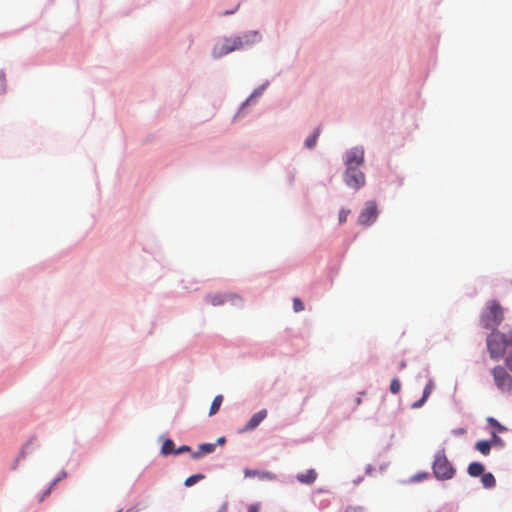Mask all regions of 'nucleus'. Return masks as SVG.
<instances>
[{"mask_svg": "<svg viewBox=\"0 0 512 512\" xmlns=\"http://www.w3.org/2000/svg\"><path fill=\"white\" fill-rule=\"evenodd\" d=\"M261 38L257 31L247 32L241 36L225 38L223 42L213 47L212 55L214 58H220L230 52L240 50L246 46L259 41Z\"/></svg>", "mask_w": 512, "mask_h": 512, "instance_id": "obj_1", "label": "nucleus"}, {"mask_svg": "<svg viewBox=\"0 0 512 512\" xmlns=\"http://www.w3.org/2000/svg\"><path fill=\"white\" fill-rule=\"evenodd\" d=\"M503 320V310L499 303L491 301L481 317L483 326L495 330Z\"/></svg>", "mask_w": 512, "mask_h": 512, "instance_id": "obj_2", "label": "nucleus"}, {"mask_svg": "<svg viewBox=\"0 0 512 512\" xmlns=\"http://www.w3.org/2000/svg\"><path fill=\"white\" fill-rule=\"evenodd\" d=\"M507 346L504 333L493 331L487 338V348L490 357L494 360H499L503 357Z\"/></svg>", "mask_w": 512, "mask_h": 512, "instance_id": "obj_3", "label": "nucleus"}, {"mask_svg": "<svg viewBox=\"0 0 512 512\" xmlns=\"http://www.w3.org/2000/svg\"><path fill=\"white\" fill-rule=\"evenodd\" d=\"M433 472L437 479L448 480L455 474V469L447 459L444 451L438 452L433 463Z\"/></svg>", "mask_w": 512, "mask_h": 512, "instance_id": "obj_4", "label": "nucleus"}, {"mask_svg": "<svg viewBox=\"0 0 512 512\" xmlns=\"http://www.w3.org/2000/svg\"><path fill=\"white\" fill-rule=\"evenodd\" d=\"M491 374L498 390L503 393H512V376L505 367L497 365L491 370Z\"/></svg>", "mask_w": 512, "mask_h": 512, "instance_id": "obj_5", "label": "nucleus"}, {"mask_svg": "<svg viewBox=\"0 0 512 512\" xmlns=\"http://www.w3.org/2000/svg\"><path fill=\"white\" fill-rule=\"evenodd\" d=\"M344 181L347 186L358 190L365 185L366 178L360 167H350L346 168Z\"/></svg>", "mask_w": 512, "mask_h": 512, "instance_id": "obj_6", "label": "nucleus"}, {"mask_svg": "<svg viewBox=\"0 0 512 512\" xmlns=\"http://www.w3.org/2000/svg\"><path fill=\"white\" fill-rule=\"evenodd\" d=\"M378 215L377 205L374 201H368L358 217V223L368 226L373 223Z\"/></svg>", "mask_w": 512, "mask_h": 512, "instance_id": "obj_7", "label": "nucleus"}, {"mask_svg": "<svg viewBox=\"0 0 512 512\" xmlns=\"http://www.w3.org/2000/svg\"><path fill=\"white\" fill-rule=\"evenodd\" d=\"M364 163V150L361 147L351 148L346 152L345 165L346 168L360 167Z\"/></svg>", "mask_w": 512, "mask_h": 512, "instance_id": "obj_8", "label": "nucleus"}, {"mask_svg": "<svg viewBox=\"0 0 512 512\" xmlns=\"http://www.w3.org/2000/svg\"><path fill=\"white\" fill-rule=\"evenodd\" d=\"M266 416H267L266 409H262V410L258 411L250 418V420L247 422V424L243 428V431L254 430L266 418Z\"/></svg>", "mask_w": 512, "mask_h": 512, "instance_id": "obj_9", "label": "nucleus"}, {"mask_svg": "<svg viewBox=\"0 0 512 512\" xmlns=\"http://www.w3.org/2000/svg\"><path fill=\"white\" fill-rule=\"evenodd\" d=\"M296 478L303 484H312L317 478V473L314 469H309L304 473L298 474Z\"/></svg>", "mask_w": 512, "mask_h": 512, "instance_id": "obj_10", "label": "nucleus"}, {"mask_svg": "<svg viewBox=\"0 0 512 512\" xmlns=\"http://www.w3.org/2000/svg\"><path fill=\"white\" fill-rule=\"evenodd\" d=\"M485 467L480 462H472L469 464L467 472L472 477H478L484 474Z\"/></svg>", "mask_w": 512, "mask_h": 512, "instance_id": "obj_11", "label": "nucleus"}, {"mask_svg": "<svg viewBox=\"0 0 512 512\" xmlns=\"http://www.w3.org/2000/svg\"><path fill=\"white\" fill-rule=\"evenodd\" d=\"M215 444H212V443H204V444H201L199 446V450L197 452H193L192 453V457L194 459H197L199 457H201L202 455L204 454H210L212 452H214L215 450Z\"/></svg>", "mask_w": 512, "mask_h": 512, "instance_id": "obj_12", "label": "nucleus"}, {"mask_svg": "<svg viewBox=\"0 0 512 512\" xmlns=\"http://www.w3.org/2000/svg\"><path fill=\"white\" fill-rule=\"evenodd\" d=\"M475 449L483 455H488L491 451V441L481 440L476 442Z\"/></svg>", "mask_w": 512, "mask_h": 512, "instance_id": "obj_13", "label": "nucleus"}, {"mask_svg": "<svg viewBox=\"0 0 512 512\" xmlns=\"http://www.w3.org/2000/svg\"><path fill=\"white\" fill-rule=\"evenodd\" d=\"M481 482L482 485L487 489L493 488L496 484L495 477L492 473H484L481 477Z\"/></svg>", "mask_w": 512, "mask_h": 512, "instance_id": "obj_14", "label": "nucleus"}, {"mask_svg": "<svg viewBox=\"0 0 512 512\" xmlns=\"http://www.w3.org/2000/svg\"><path fill=\"white\" fill-rule=\"evenodd\" d=\"M320 132H321V129H320V127H318L314 131V133L305 140V146L307 148L312 149V148H314L316 146V143H317L318 137L320 135Z\"/></svg>", "mask_w": 512, "mask_h": 512, "instance_id": "obj_15", "label": "nucleus"}, {"mask_svg": "<svg viewBox=\"0 0 512 512\" xmlns=\"http://www.w3.org/2000/svg\"><path fill=\"white\" fill-rule=\"evenodd\" d=\"M222 401H223V396L222 395H217L213 399V401L211 403V406H210V410H209V415L210 416L215 415L218 412V410H219V408H220V406L222 404Z\"/></svg>", "mask_w": 512, "mask_h": 512, "instance_id": "obj_16", "label": "nucleus"}, {"mask_svg": "<svg viewBox=\"0 0 512 512\" xmlns=\"http://www.w3.org/2000/svg\"><path fill=\"white\" fill-rule=\"evenodd\" d=\"M161 452L164 455H168L171 453L175 454L174 442L171 439L165 440L162 445Z\"/></svg>", "mask_w": 512, "mask_h": 512, "instance_id": "obj_17", "label": "nucleus"}, {"mask_svg": "<svg viewBox=\"0 0 512 512\" xmlns=\"http://www.w3.org/2000/svg\"><path fill=\"white\" fill-rule=\"evenodd\" d=\"M207 299L208 301L212 304V305H221L224 303V297L220 294H215V295H209L207 296Z\"/></svg>", "mask_w": 512, "mask_h": 512, "instance_id": "obj_18", "label": "nucleus"}, {"mask_svg": "<svg viewBox=\"0 0 512 512\" xmlns=\"http://www.w3.org/2000/svg\"><path fill=\"white\" fill-rule=\"evenodd\" d=\"M203 478H204L203 474H195V475L188 477L185 480L184 484H185V486L190 487V486L194 485L195 483H197L199 480H202Z\"/></svg>", "mask_w": 512, "mask_h": 512, "instance_id": "obj_19", "label": "nucleus"}, {"mask_svg": "<svg viewBox=\"0 0 512 512\" xmlns=\"http://www.w3.org/2000/svg\"><path fill=\"white\" fill-rule=\"evenodd\" d=\"M400 390H401V383H400V381L397 378L392 379V381L390 383V391L393 394H397V393L400 392Z\"/></svg>", "mask_w": 512, "mask_h": 512, "instance_id": "obj_20", "label": "nucleus"}, {"mask_svg": "<svg viewBox=\"0 0 512 512\" xmlns=\"http://www.w3.org/2000/svg\"><path fill=\"white\" fill-rule=\"evenodd\" d=\"M293 309L295 312H301L304 310V305L299 298L293 299Z\"/></svg>", "mask_w": 512, "mask_h": 512, "instance_id": "obj_21", "label": "nucleus"}, {"mask_svg": "<svg viewBox=\"0 0 512 512\" xmlns=\"http://www.w3.org/2000/svg\"><path fill=\"white\" fill-rule=\"evenodd\" d=\"M349 214H350L349 209L342 208L339 212V223L342 224V223L346 222Z\"/></svg>", "mask_w": 512, "mask_h": 512, "instance_id": "obj_22", "label": "nucleus"}, {"mask_svg": "<svg viewBox=\"0 0 512 512\" xmlns=\"http://www.w3.org/2000/svg\"><path fill=\"white\" fill-rule=\"evenodd\" d=\"M434 388V384L431 380L428 381V383L426 384L425 388H424V391H423V396L424 398H428L430 396V394L432 393V390Z\"/></svg>", "mask_w": 512, "mask_h": 512, "instance_id": "obj_23", "label": "nucleus"}, {"mask_svg": "<svg viewBox=\"0 0 512 512\" xmlns=\"http://www.w3.org/2000/svg\"><path fill=\"white\" fill-rule=\"evenodd\" d=\"M488 423L497 428L499 431H504L505 430V427L503 425H501L496 419L492 418V417H489L487 419Z\"/></svg>", "mask_w": 512, "mask_h": 512, "instance_id": "obj_24", "label": "nucleus"}, {"mask_svg": "<svg viewBox=\"0 0 512 512\" xmlns=\"http://www.w3.org/2000/svg\"><path fill=\"white\" fill-rule=\"evenodd\" d=\"M489 441H491V445L492 444H499V445L502 444L501 438L495 432H492L491 439Z\"/></svg>", "mask_w": 512, "mask_h": 512, "instance_id": "obj_25", "label": "nucleus"}, {"mask_svg": "<svg viewBox=\"0 0 512 512\" xmlns=\"http://www.w3.org/2000/svg\"><path fill=\"white\" fill-rule=\"evenodd\" d=\"M505 366L508 370L512 372V352L509 353L505 358Z\"/></svg>", "mask_w": 512, "mask_h": 512, "instance_id": "obj_26", "label": "nucleus"}, {"mask_svg": "<svg viewBox=\"0 0 512 512\" xmlns=\"http://www.w3.org/2000/svg\"><path fill=\"white\" fill-rule=\"evenodd\" d=\"M6 87V78L3 74H0V93L5 91Z\"/></svg>", "mask_w": 512, "mask_h": 512, "instance_id": "obj_27", "label": "nucleus"}, {"mask_svg": "<svg viewBox=\"0 0 512 512\" xmlns=\"http://www.w3.org/2000/svg\"><path fill=\"white\" fill-rule=\"evenodd\" d=\"M191 448L187 445H183V446H180L178 449L175 450V454H181V453H184V452H188L190 451Z\"/></svg>", "mask_w": 512, "mask_h": 512, "instance_id": "obj_28", "label": "nucleus"}, {"mask_svg": "<svg viewBox=\"0 0 512 512\" xmlns=\"http://www.w3.org/2000/svg\"><path fill=\"white\" fill-rule=\"evenodd\" d=\"M345 512H364V510L361 507L349 506Z\"/></svg>", "mask_w": 512, "mask_h": 512, "instance_id": "obj_29", "label": "nucleus"}, {"mask_svg": "<svg viewBox=\"0 0 512 512\" xmlns=\"http://www.w3.org/2000/svg\"><path fill=\"white\" fill-rule=\"evenodd\" d=\"M259 510H260V505L259 504H251L248 507V512H259Z\"/></svg>", "mask_w": 512, "mask_h": 512, "instance_id": "obj_30", "label": "nucleus"}, {"mask_svg": "<svg viewBox=\"0 0 512 512\" xmlns=\"http://www.w3.org/2000/svg\"><path fill=\"white\" fill-rule=\"evenodd\" d=\"M426 400H427V398H424V396H422V398H421V399H419L417 402H415L412 406H413L414 408H419V407H421V406L424 404V402H425Z\"/></svg>", "mask_w": 512, "mask_h": 512, "instance_id": "obj_31", "label": "nucleus"}, {"mask_svg": "<svg viewBox=\"0 0 512 512\" xmlns=\"http://www.w3.org/2000/svg\"><path fill=\"white\" fill-rule=\"evenodd\" d=\"M505 340L508 346H512V331H510L508 334H505Z\"/></svg>", "mask_w": 512, "mask_h": 512, "instance_id": "obj_32", "label": "nucleus"}, {"mask_svg": "<svg viewBox=\"0 0 512 512\" xmlns=\"http://www.w3.org/2000/svg\"><path fill=\"white\" fill-rule=\"evenodd\" d=\"M225 441H226V440H225V437H219V438L217 439V444L222 445V444H224V443H225Z\"/></svg>", "mask_w": 512, "mask_h": 512, "instance_id": "obj_33", "label": "nucleus"}, {"mask_svg": "<svg viewBox=\"0 0 512 512\" xmlns=\"http://www.w3.org/2000/svg\"><path fill=\"white\" fill-rule=\"evenodd\" d=\"M238 6H239V5H237V6H236V8H235L234 10H231V11H225V12H224V13H222V14H223V15H229V14H232V13H234V12L238 9Z\"/></svg>", "mask_w": 512, "mask_h": 512, "instance_id": "obj_34", "label": "nucleus"}, {"mask_svg": "<svg viewBox=\"0 0 512 512\" xmlns=\"http://www.w3.org/2000/svg\"><path fill=\"white\" fill-rule=\"evenodd\" d=\"M405 367H406V362H405V361H401V362L399 363V370H402V369H404Z\"/></svg>", "mask_w": 512, "mask_h": 512, "instance_id": "obj_35", "label": "nucleus"}, {"mask_svg": "<svg viewBox=\"0 0 512 512\" xmlns=\"http://www.w3.org/2000/svg\"><path fill=\"white\" fill-rule=\"evenodd\" d=\"M245 475H246V476H255V475H256V472H255V471L251 472V471H248V470H247V471H245Z\"/></svg>", "mask_w": 512, "mask_h": 512, "instance_id": "obj_36", "label": "nucleus"}, {"mask_svg": "<svg viewBox=\"0 0 512 512\" xmlns=\"http://www.w3.org/2000/svg\"><path fill=\"white\" fill-rule=\"evenodd\" d=\"M259 93H260V92H257V91H256L255 93L251 94L250 98H249V99H247V101H246V102H249V101H250L254 96L259 95Z\"/></svg>", "mask_w": 512, "mask_h": 512, "instance_id": "obj_37", "label": "nucleus"}, {"mask_svg": "<svg viewBox=\"0 0 512 512\" xmlns=\"http://www.w3.org/2000/svg\"><path fill=\"white\" fill-rule=\"evenodd\" d=\"M125 512H135V511H134V509L130 508V509H128V510H127V511H125Z\"/></svg>", "mask_w": 512, "mask_h": 512, "instance_id": "obj_38", "label": "nucleus"}, {"mask_svg": "<svg viewBox=\"0 0 512 512\" xmlns=\"http://www.w3.org/2000/svg\"><path fill=\"white\" fill-rule=\"evenodd\" d=\"M357 404H360L361 403V399L360 398H357Z\"/></svg>", "mask_w": 512, "mask_h": 512, "instance_id": "obj_39", "label": "nucleus"}]
</instances>
